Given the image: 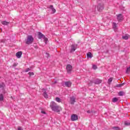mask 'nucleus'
I'll return each mask as SVG.
<instances>
[{"mask_svg": "<svg viewBox=\"0 0 130 130\" xmlns=\"http://www.w3.org/2000/svg\"><path fill=\"white\" fill-rule=\"evenodd\" d=\"M50 107L53 111H55V112H58L59 111V106L54 102H52L50 103Z\"/></svg>", "mask_w": 130, "mask_h": 130, "instance_id": "1", "label": "nucleus"}, {"mask_svg": "<svg viewBox=\"0 0 130 130\" xmlns=\"http://www.w3.org/2000/svg\"><path fill=\"white\" fill-rule=\"evenodd\" d=\"M34 41V38L32 36H27L26 39L25 40V44L28 45L32 44Z\"/></svg>", "mask_w": 130, "mask_h": 130, "instance_id": "2", "label": "nucleus"}, {"mask_svg": "<svg viewBox=\"0 0 130 130\" xmlns=\"http://www.w3.org/2000/svg\"><path fill=\"white\" fill-rule=\"evenodd\" d=\"M66 70L67 71L68 74H71L72 70H73V66L70 64H67Z\"/></svg>", "mask_w": 130, "mask_h": 130, "instance_id": "3", "label": "nucleus"}, {"mask_svg": "<svg viewBox=\"0 0 130 130\" xmlns=\"http://www.w3.org/2000/svg\"><path fill=\"white\" fill-rule=\"evenodd\" d=\"M97 9H98V10L99 11V12H101V11H102V10L104 9V5L102 4H99L98 5Z\"/></svg>", "mask_w": 130, "mask_h": 130, "instance_id": "4", "label": "nucleus"}, {"mask_svg": "<svg viewBox=\"0 0 130 130\" xmlns=\"http://www.w3.org/2000/svg\"><path fill=\"white\" fill-rule=\"evenodd\" d=\"M117 19L118 22H121L123 20V15L121 14H119L117 15Z\"/></svg>", "mask_w": 130, "mask_h": 130, "instance_id": "5", "label": "nucleus"}, {"mask_svg": "<svg viewBox=\"0 0 130 130\" xmlns=\"http://www.w3.org/2000/svg\"><path fill=\"white\" fill-rule=\"evenodd\" d=\"M79 119V117L76 114H73L71 116V120L72 121H75L76 120H78Z\"/></svg>", "mask_w": 130, "mask_h": 130, "instance_id": "6", "label": "nucleus"}, {"mask_svg": "<svg viewBox=\"0 0 130 130\" xmlns=\"http://www.w3.org/2000/svg\"><path fill=\"white\" fill-rule=\"evenodd\" d=\"M77 44H73L71 46V52H74L77 49Z\"/></svg>", "mask_w": 130, "mask_h": 130, "instance_id": "7", "label": "nucleus"}, {"mask_svg": "<svg viewBox=\"0 0 130 130\" xmlns=\"http://www.w3.org/2000/svg\"><path fill=\"white\" fill-rule=\"evenodd\" d=\"M75 102H76V98H75V96H72L70 98V103L72 105L75 104Z\"/></svg>", "mask_w": 130, "mask_h": 130, "instance_id": "8", "label": "nucleus"}, {"mask_svg": "<svg viewBox=\"0 0 130 130\" xmlns=\"http://www.w3.org/2000/svg\"><path fill=\"white\" fill-rule=\"evenodd\" d=\"M48 8L50 9V10H51V11H52L51 14H55V13L56 12V10H55V9H54V8H53V6H52V5H50L48 7Z\"/></svg>", "mask_w": 130, "mask_h": 130, "instance_id": "9", "label": "nucleus"}, {"mask_svg": "<svg viewBox=\"0 0 130 130\" xmlns=\"http://www.w3.org/2000/svg\"><path fill=\"white\" fill-rule=\"evenodd\" d=\"M22 54H23V52H22V51H19L16 53V56L17 57V58H21Z\"/></svg>", "mask_w": 130, "mask_h": 130, "instance_id": "10", "label": "nucleus"}, {"mask_svg": "<svg viewBox=\"0 0 130 130\" xmlns=\"http://www.w3.org/2000/svg\"><path fill=\"white\" fill-rule=\"evenodd\" d=\"M93 83H94L95 85H99V84H101V83H102V80L100 79H95Z\"/></svg>", "mask_w": 130, "mask_h": 130, "instance_id": "11", "label": "nucleus"}, {"mask_svg": "<svg viewBox=\"0 0 130 130\" xmlns=\"http://www.w3.org/2000/svg\"><path fill=\"white\" fill-rule=\"evenodd\" d=\"M65 86L68 87H72V82L70 81H66L65 82Z\"/></svg>", "mask_w": 130, "mask_h": 130, "instance_id": "12", "label": "nucleus"}, {"mask_svg": "<svg viewBox=\"0 0 130 130\" xmlns=\"http://www.w3.org/2000/svg\"><path fill=\"white\" fill-rule=\"evenodd\" d=\"M87 58H92L93 57V56L92 55V53L90 52H89L86 54Z\"/></svg>", "mask_w": 130, "mask_h": 130, "instance_id": "13", "label": "nucleus"}, {"mask_svg": "<svg viewBox=\"0 0 130 130\" xmlns=\"http://www.w3.org/2000/svg\"><path fill=\"white\" fill-rule=\"evenodd\" d=\"M38 36H39V39H42V38H43V37H44L45 36L42 34V33L39 32H38Z\"/></svg>", "mask_w": 130, "mask_h": 130, "instance_id": "14", "label": "nucleus"}, {"mask_svg": "<svg viewBox=\"0 0 130 130\" xmlns=\"http://www.w3.org/2000/svg\"><path fill=\"white\" fill-rule=\"evenodd\" d=\"M113 28L115 32L116 31V29H117V26H116V23H115V22L113 23Z\"/></svg>", "mask_w": 130, "mask_h": 130, "instance_id": "15", "label": "nucleus"}, {"mask_svg": "<svg viewBox=\"0 0 130 130\" xmlns=\"http://www.w3.org/2000/svg\"><path fill=\"white\" fill-rule=\"evenodd\" d=\"M122 39H124V40H127V39H128V35L126 34L124 36H123Z\"/></svg>", "mask_w": 130, "mask_h": 130, "instance_id": "16", "label": "nucleus"}, {"mask_svg": "<svg viewBox=\"0 0 130 130\" xmlns=\"http://www.w3.org/2000/svg\"><path fill=\"white\" fill-rule=\"evenodd\" d=\"M118 101V98H114L112 99V102L114 103H115V102H117Z\"/></svg>", "mask_w": 130, "mask_h": 130, "instance_id": "17", "label": "nucleus"}, {"mask_svg": "<svg viewBox=\"0 0 130 130\" xmlns=\"http://www.w3.org/2000/svg\"><path fill=\"white\" fill-rule=\"evenodd\" d=\"M112 129L114 130H122V129L119 128L118 126H114L112 127Z\"/></svg>", "mask_w": 130, "mask_h": 130, "instance_id": "18", "label": "nucleus"}, {"mask_svg": "<svg viewBox=\"0 0 130 130\" xmlns=\"http://www.w3.org/2000/svg\"><path fill=\"white\" fill-rule=\"evenodd\" d=\"M43 96L44 98H48V95L47 94V92H46V91H45L43 93Z\"/></svg>", "mask_w": 130, "mask_h": 130, "instance_id": "19", "label": "nucleus"}, {"mask_svg": "<svg viewBox=\"0 0 130 130\" xmlns=\"http://www.w3.org/2000/svg\"><path fill=\"white\" fill-rule=\"evenodd\" d=\"M43 39H44L45 41V44H47V41H48V39L47 38L45 37V36L43 37Z\"/></svg>", "mask_w": 130, "mask_h": 130, "instance_id": "20", "label": "nucleus"}, {"mask_svg": "<svg viewBox=\"0 0 130 130\" xmlns=\"http://www.w3.org/2000/svg\"><path fill=\"white\" fill-rule=\"evenodd\" d=\"M4 101V95L1 93L0 94V101Z\"/></svg>", "mask_w": 130, "mask_h": 130, "instance_id": "21", "label": "nucleus"}, {"mask_svg": "<svg viewBox=\"0 0 130 130\" xmlns=\"http://www.w3.org/2000/svg\"><path fill=\"white\" fill-rule=\"evenodd\" d=\"M118 95L119 96H123V95H124V92L123 91H119Z\"/></svg>", "mask_w": 130, "mask_h": 130, "instance_id": "22", "label": "nucleus"}, {"mask_svg": "<svg viewBox=\"0 0 130 130\" xmlns=\"http://www.w3.org/2000/svg\"><path fill=\"white\" fill-rule=\"evenodd\" d=\"M130 73V67H128L126 70V74H129Z\"/></svg>", "mask_w": 130, "mask_h": 130, "instance_id": "23", "label": "nucleus"}, {"mask_svg": "<svg viewBox=\"0 0 130 130\" xmlns=\"http://www.w3.org/2000/svg\"><path fill=\"white\" fill-rule=\"evenodd\" d=\"M2 24H3V25H8L9 22H7V21H2Z\"/></svg>", "mask_w": 130, "mask_h": 130, "instance_id": "24", "label": "nucleus"}, {"mask_svg": "<svg viewBox=\"0 0 130 130\" xmlns=\"http://www.w3.org/2000/svg\"><path fill=\"white\" fill-rule=\"evenodd\" d=\"M123 85H124V83H122V84H118V85H117L116 86L118 88H120V87H122V86H123Z\"/></svg>", "mask_w": 130, "mask_h": 130, "instance_id": "25", "label": "nucleus"}, {"mask_svg": "<svg viewBox=\"0 0 130 130\" xmlns=\"http://www.w3.org/2000/svg\"><path fill=\"white\" fill-rule=\"evenodd\" d=\"M111 82H112V78H110L108 80V84H110V83H111Z\"/></svg>", "mask_w": 130, "mask_h": 130, "instance_id": "26", "label": "nucleus"}, {"mask_svg": "<svg viewBox=\"0 0 130 130\" xmlns=\"http://www.w3.org/2000/svg\"><path fill=\"white\" fill-rule=\"evenodd\" d=\"M55 100L57 102H60V98H56Z\"/></svg>", "mask_w": 130, "mask_h": 130, "instance_id": "27", "label": "nucleus"}, {"mask_svg": "<svg viewBox=\"0 0 130 130\" xmlns=\"http://www.w3.org/2000/svg\"><path fill=\"white\" fill-rule=\"evenodd\" d=\"M93 70H97V66L96 65H93L92 66Z\"/></svg>", "mask_w": 130, "mask_h": 130, "instance_id": "28", "label": "nucleus"}, {"mask_svg": "<svg viewBox=\"0 0 130 130\" xmlns=\"http://www.w3.org/2000/svg\"><path fill=\"white\" fill-rule=\"evenodd\" d=\"M28 74H29V76H34V73L33 72H29Z\"/></svg>", "mask_w": 130, "mask_h": 130, "instance_id": "29", "label": "nucleus"}, {"mask_svg": "<svg viewBox=\"0 0 130 130\" xmlns=\"http://www.w3.org/2000/svg\"><path fill=\"white\" fill-rule=\"evenodd\" d=\"M125 125H130V122H125Z\"/></svg>", "mask_w": 130, "mask_h": 130, "instance_id": "30", "label": "nucleus"}, {"mask_svg": "<svg viewBox=\"0 0 130 130\" xmlns=\"http://www.w3.org/2000/svg\"><path fill=\"white\" fill-rule=\"evenodd\" d=\"M29 71H30V69L29 68H27L25 70V73H28V72H29Z\"/></svg>", "mask_w": 130, "mask_h": 130, "instance_id": "31", "label": "nucleus"}, {"mask_svg": "<svg viewBox=\"0 0 130 130\" xmlns=\"http://www.w3.org/2000/svg\"><path fill=\"white\" fill-rule=\"evenodd\" d=\"M92 84H93V82L92 81H90V83H88L89 86H91V85H92Z\"/></svg>", "mask_w": 130, "mask_h": 130, "instance_id": "32", "label": "nucleus"}, {"mask_svg": "<svg viewBox=\"0 0 130 130\" xmlns=\"http://www.w3.org/2000/svg\"><path fill=\"white\" fill-rule=\"evenodd\" d=\"M41 113H42L43 114H46V112H45V111H42Z\"/></svg>", "mask_w": 130, "mask_h": 130, "instance_id": "33", "label": "nucleus"}, {"mask_svg": "<svg viewBox=\"0 0 130 130\" xmlns=\"http://www.w3.org/2000/svg\"><path fill=\"white\" fill-rule=\"evenodd\" d=\"M13 67H17V64L16 63H14L13 64Z\"/></svg>", "mask_w": 130, "mask_h": 130, "instance_id": "34", "label": "nucleus"}, {"mask_svg": "<svg viewBox=\"0 0 130 130\" xmlns=\"http://www.w3.org/2000/svg\"><path fill=\"white\" fill-rule=\"evenodd\" d=\"M18 130H22L21 127H19Z\"/></svg>", "mask_w": 130, "mask_h": 130, "instance_id": "35", "label": "nucleus"}, {"mask_svg": "<svg viewBox=\"0 0 130 130\" xmlns=\"http://www.w3.org/2000/svg\"><path fill=\"white\" fill-rule=\"evenodd\" d=\"M87 113H91V111L88 110V111H87Z\"/></svg>", "mask_w": 130, "mask_h": 130, "instance_id": "36", "label": "nucleus"}, {"mask_svg": "<svg viewBox=\"0 0 130 130\" xmlns=\"http://www.w3.org/2000/svg\"><path fill=\"white\" fill-rule=\"evenodd\" d=\"M2 42H4V41H2Z\"/></svg>", "mask_w": 130, "mask_h": 130, "instance_id": "37", "label": "nucleus"}, {"mask_svg": "<svg viewBox=\"0 0 130 130\" xmlns=\"http://www.w3.org/2000/svg\"><path fill=\"white\" fill-rule=\"evenodd\" d=\"M1 128H2L0 127V129H1Z\"/></svg>", "mask_w": 130, "mask_h": 130, "instance_id": "38", "label": "nucleus"}, {"mask_svg": "<svg viewBox=\"0 0 130 130\" xmlns=\"http://www.w3.org/2000/svg\"><path fill=\"white\" fill-rule=\"evenodd\" d=\"M43 90H44V89H43Z\"/></svg>", "mask_w": 130, "mask_h": 130, "instance_id": "39", "label": "nucleus"}]
</instances>
